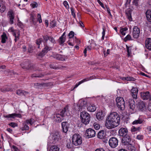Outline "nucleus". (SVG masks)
<instances>
[{
    "mask_svg": "<svg viewBox=\"0 0 151 151\" xmlns=\"http://www.w3.org/2000/svg\"><path fill=\"white\" fill-rule=\"evenodd\" d=\"M120 118L116 112H111L106 119L105 125L108 129H111L118 126L120 124Z\"/></svg>",
    "mask_w": 151,
    "mask_h": 151,
    "instance_id": "f257e3e1",
    "label": "nucleus"
},
{
    "mask_svg": "<svg viewBox=\"0 0 151 151\" xmlns=\"http://www.w3.org/2000/svg\"><path fill=\"white\" fill-rule=\"evenodd\" d=\"M80 117L81 121L86 125L88 124L90 120V117L89 114L86 111L81 113Z\"/></svg>",
    "mask_w": 151,
    "mask_h": 151,
    "instance_id": "f03ea898",
    "label": "nucleus"
},
{
    "mask_svg": "<svg viewBox=\"0 0 151 151\" xmlns=\"http://www.w3.org/2000/svg\"><path fill=\"white\" fill-rule=\"evenodd\" d=\"M117 106L119 109L123 110L125 108V101L123 98L117 97L116 99Z\"/></svg>",
    "mask_w": 151,
    "mask_h": 151,
    "instance_id": "7ed1b4c3",
    "label": "nucleus"
},
{
    "mask_svg": "<svg viewBox=\"0 0 151 151\" xmlns=\"http://www.w3.org/2000/svg\"><path fill=\"white\" fill-rule=\"evenodd\" d=\"M72 140L73 144L75 146L80 145L82 143V138L81 136L78 134H75L73 135Z\"/></svg>",
    "mask_w": 151,
    "mask_h": 151,
    "instance_id": "20e7f679",
    "label": "nucleus"
},
{
    "mask_svg": "<svg viewBox=\"0 0 151 151\" xmlns=\"http://www.w3.org/2000/svg\"><path fill=\"white\" fill-rule=\"evenodd\" d=\"M44 48L43 49L42 51L38 55L40 57H43L48 51L52 50V46L50 45V44L48 43H47L45 42H44Z\"/></svg>",
    "mask_w": 151,
    "mask_h": 151,
    "instance_id": "39448f33",
    "label": "nucleus"
},
{
    "mask_svg": "<svg viewBox=\"0 0 151 151\" xmlns=\"http://www.w3.org/2000/svg\"><path fill=\"white\" fill-rule=\"evenodd\" d=\"M52 138L53 140L52 143L54 144L60 142L61 139L60 135L59 132L57 131L52 134Z\"/></svg>",
    "mask_w": 151,
    "mask_h": 151,
    "instance_id": "423d86ee",
    "label": "nucleus"
},
{
    "mask_svg": "<svg viewBox=\"0 0 151 151\" xmlns=\"http://www.w3.org/2000/svg\"><path fill=\"white\" fill-rule=\"evenodd\" d=\"M118 141L114 137H112L109 139V146L112 148L116 147L118 145Z\"/></svg>",
    "mask_w": 151,
    "mask_h": 151,
    "instance_id": "0eeeda50",
    "label": "nucleus"
},
{
    "mask_svg": "<svg viewBox=\"0 0 151 151\" xmlns=\"http://www.w3.org/2000/svg\"><path fill=\"white\" fill-rule=\"evenodd\" d=\"M131 140L132 138L130 134H128L123 136L122 140V143L124 145H127L130 144Z\"/></svg>",
    "mask_w": 151,
    "mask_h": 151,
    "instance_id": "6e6552de",
    "label": "nucleus"
},
{
    "mask_svg": "<svg viewBox=\"0 0 151 151\" xmlns=\"http://www.w3.org/2000/svg\"><path fill=\"white\" fill-rule=\"evenodd\" d=\"M7 16L9 20V23L12 24L14 23V11L12 10H9L7 13Z\"/></svg>",
    "mask_w": 151,
    "mask_h": 151,
    "instance_id": "1a4fd4ad",
    "label": "nucleus"
},
{
    "mask_svg": "<svg viewBox=\"0 0 151 151\" xmlns=\"http://www.w3.org/2000/svg\"><path fill=\"white\" fill-rule=\"evenodd\" d=\"M86 134L88 138L93 137L95 136L96 132L93 129L89 128L86 130Z\"/></svg>",
    "mask_w": 151,
    "mask_h": 151,
    "instance_id": "9d476101",
    "label": "nucleus"
},
{
    "mask_svg": "<svg viewBox=\"0 0 151 151\" xmlns=\"http://www.w3.org/2000/svg\"><path fill=\"white\" fill-rule=\"evenodd\" d=\"M43 38L45 41V42L47 43H48L47 41L48 40H49L51 42L50 45L52 47L54 44L55 42V39L51 36H48L47 35H46L43 36Z\"/></svg>",
    "mask_w": 151,
    "mask_h": 151,
    "instance_id": "9b49d317",
    "label": "nucleus"
},
{
    "mask_svg": "<svg viewBox=\"0 0 151 151\" xmlns=\"http://www.w3.org/2000/svg\"><path fill=\"white\" fill-rule=\"evenodd\" d=\"M139 29L137 26H134L133 29V37L134 38H137L139 36Z\"/></svg>",
    "mask_w": 151,
    "mask_h": 151,
    "instance_id": "f8f14e48",
    "label": "nucleus"
},
{
    "mask_svg": "<svg viewBox=\"0 0 151 151\" xmlns=\"http://www.w3.org/2000/svg\"><path fill=\"white\" fill-rule=\"evenodd\" d=\"M4 118H7L8 119H14L16 117L21 118L22 117L21 115L20 114L13 113L8 115H4Z\"/></svg>",
    "mask_w": 151,
    "mask_h": 151,
    "instance_id": "ddd939ff",
    "label": "nucleus"
},
{
    "mask_svg": "<svg viewBox=\"0 0 151 151\" xmlns=\"http://www.w3.org/2000/svg\"><path fill=\"white\" fill-rule=\"evenodd\" d=\"M86 104V102L83 100H80L79 101L77 106L78 107L79 110L82 111L85 109Z\"/></svg>",
    "mask_w": 151,
    "mask_h": 151,
    "instance_id": "4468645a",
    "label": "nucleus"
},
{
    "mask_svg": "<svg viewBox=\"0 0 151 151\" xmlns=\"http://www.w3.org/2000/svg\"><path fill=\"white\" fill-rule=\"evenodd\" d=\"M70 115L68 106H66L63 108L60 112V115L63 117L65 115L69 116Z\"/></svg>",
    "mask_w": 151,
    "mask_h": 151,
    "instance_id": "2eb2a0df",
    "label": "nucleus"
},
{
    "mask_svg": "<svg viewBox=\"0 0 151 151\" xmlns=\"http://www.w3.org/2000/svg\"><path fill=\"white\" fill-rule=\"evenodd\" d=\"M119 133L121 136L123 137L128 134V131L126 128L122 127L119 131Z\"/></svg>",
    "mask_w": 151,
    "mask_h": 151,
    "instance_id": "dca6fc26",
    "label": "nucleus"
},
{
    "mask_svg": "<svg viewBox=\"0 0 151 151\" xmlns=\"http://www.w3.org/2000/svg\"><path fill=\"white\" fill-rule=\"evenodd\" d=\"M61 125L63 131L64 133H66L68 130L69 124L67 122H64L62 123Z\"/></svg>",
    "mask_w": 151,
    "mask_h": 151,
    "instance_id": "f3484780",
    "label": "nucleus"
},
{
    "mask_svg": "<svg viewBox=\"0 0 151 151\" xmlns=\"http://www.w3.org/2000/svg\"><path fill=\"white\" fill-rule=\"evenodd\" d=\"M132 12V10L130 8L127 9L125 11V14L126 17L129 21H132V18L131 15Z\"/></svg>",
    "mask_w": 151,
    "mask_h": 151,
    "instance_id": "a211bd4d",
    "label": "nucleus"
},
{
    "mask_svg": "<svg viewBox=\"0 0 151 151\" xmlns=\"http://www.w3.org/2000/svg\"><path fill=\"white\" fill-rule=\"evenodd\" d=\"M65 32H64L58 40L59 43L60 45H63L65 41Z\"/></svg>",
    "mask_w": 151,
    "mask_h": 151,
    "instance_id": "6ab92c4d",
    "label": "nucleus"
},
{
    "mask_svg": "<svg viewBox=\"0 0 151 151\" xmlns=\"http://www.w3.org/2000/svg\"><path fill=\"white\" fill-rule=\"evenodd\" d=\"M21 65L22 68L24 69L28 70L31 69V66L28 62L23 63Z\"/></svg>",
    "mask_w": 151,
    "mask_h": 151,
    "instance_id": "aec40b11",
    "label": "nucleus"
},
{
    "mask_svg": "<svg viewBox=\"0 0 151 151\" xmlns=\"http://www.w3.org/2000/svg\"><path fill=\"white\" fill-rule=\"evenodd\" d=\"M129 107V109L132 111L134 110L135 107V102L132 99H129L128 101Z\"/></svg>",
    "mask_w": 151,
    "mask_h": 151,
    "instance_id": "412c9836",
    "label": "nucleus"
},
{
    "mask_svg": "<svg viewBox=\"0 0 151 151\" xmlns=\"http://www.w3.org/2000/svg\"><path fill=\"white\" fill-rule=\"evenodd\" d=\"M141 97L144 100H147L150 97V95L149 92L147 91L141 93Z\"/></svg>",
    "mask_w": 151,
    "mask_h": 151,
    "instance_id": "4be33fe9",
    "label": "nucleus"
},
{
    "mask_svg": "<svg viewBox=\"0 0 151 151\" xmlns=\"http://www.w3.org/2000/svg\"><path fill=\"white\" fill-rule=\"evenodd\" d=\"M138 92L137 88H133L131 89V92L133 98L136 99H137V95Z\"/></svg>",
    "mask_w": 151,
    "mask_h": 151,
    "instance_id": "5701e85b",
    "label": "nucleus"
},
{
    "mask_svg": "<svg viewBox=\"0 0 151 151\" xmlns=\"http://www.w3.org/2000/svg\"><path fill=\"white\" fill-rule=\"evenodd\" d=\"M145 46L147 48L151 50V38H147L145 42Z\"/></svg>",
    "mask_w": 151,
    "mask_h": 151,
    "instance_id": "b1692460",
    "label": "nucleus"
},
{
    "mask_svg": "<svg viewBox=\"0 0 151 151\" xmlns=\"http://www.w3.org/2000/svg\"><path fill=\"white\" fill-rule=\"evenodd\" d=\"M88 110L91 112H94L96 109V107L93 104H90L87 106Z\"/></svg>",
    "mask_w": 151,
    "mask_h": 151,
    "instance_id": "393cba45",
    "label": "nucleus"
},
{
    "mask_svg": "<svg viewBox=\"0 0 151 151\" xmlns=\"http://www.w3.org/2000/svg\"><path fill=\"white\" fill-rule=\"evenodd\" d=\"M137 106L139 110L142 111L145 108V104L143 101H140L138 102Z\"/></svg>",
    "mask_w": 151,
    "mask_h": 151,
    "instance_id": "a878e982",
    "label": "nucleus"
},
{
    "mask_svg": "<svg viewBox=\"0 0 151 151\" xmlns=\"http://www.w3.org/2000/svg\"><path fill=\"white\" fill-rule=\"evenodd\" d=\"M16 93L18 95L20 96L23 95L26 96L29 94V93L28 92L21 90H18L16 91Z\"/></svg>",
    "mask_w": 151,
    "mask_h": 151,
    "instance_id": "bb28decb",
    "label": "nucleus"
},
{
    "mask_svg": "<svg viewBox=\"0 0 151 151\" xmlns=\"http://www.w3.org/2000/svg\"><path fill=\"white\" fill-rule=\"evenodd\" d=\"M97 137L99 139H104L106 137V132L103 130H101L98 132Z\"/></svg>",
    "mask_w": 151,
    "mask_h": 151,
    "instance_id": "cd10ccee",
    "label": "nucleus"
},
{
    "mask_svg": "<svg viewBox=\"0 0 151 151\" xmlns=\"http://www.w3.org/2000/svg\"><path fill=\"white\" fill-rule=\"evenodd\" d=\"M96 116L98 120H101L103 119L104 115L102 111L99 112L96 114Z\"/></svg>",
    "mask_w": 151,
    "mask_h": 151,
    "instance_id": "c85d7f7f",
    "label": "nucleus"
},
{
    "mask_svg": "<svg viewBox=\"0 0 151 151\" xmlns=\"http://www.w3.org/2000/svg\"><path fill=\"white\" fill-rule=\"evenodd\" d=\"M74 33L72 31H71L69 34L68 35L69 37V40H73L74 42H76L78 40L76 39V37H74Z\"/></svg>",
    "mask_w": 151,
    "mask_h": 151,
    "instance_id": "c756f323",
    "label": "nucleus"
},
{
    "mask_svg": "<svg viewBox=\"0 0 151 151\" xmlns=\"http://www.w3.org/2000/svg\"><path fill=\"white\" fill-rule=\"evenodd\" d=\"M146 16L147 20L149 22H151V10H147L146 12Z\"/></svg>",
    "mask_w": 151,
    "mask_h": 151,
    "instance_id": "7c9ffc66",
    "label": "nucleus"
},
{
    "mask_svg": "<svg viewBox=\"0 0 151 151\" xmlns=\"http://www.w3.org/2000/svg\"><path fill=\"white\" fill-rule=\"evenodd\" d=\"M1 92L4 93L8 91H12V90L9 86H6L1 88Z\"/></svg>",
    "mask_w": 151,
    "mask_h": 151,
    "instance_id": "2f4dec72",
    "label": "nucleus"
},
{
    "mask_svg": "<svg viewBox=\"0 0 151 151\" xmlns=\"http://www.w3.org/2000/svg\"><path fill=\"white\" fill-rule=\"evenodd\" d=\"M45 84L44 83H34V87L35 88H41L45 86Z\"/></svg>",
    "mask_w": 151,
    "mask_h": 151,
    "instance_id": "473e14b6",
    "label": "nucleus"
},
{
    "mask_svg": "<svg viewBox=\"0 0 151 151\" xmlns=\"http://www.w3.org/2000/svg\"><path fill=\"white\" fill-rule=\"evenodd\" d=\"M1 42L2 43H5L6 42V40L7 39V37L6 36V34L4 32L1 36Z\"/></svg>",
    "mask_w": 151,
    "mask_h": 151,
    "instance_id": "72a5a7b5",
    "label": "nucleus"
},
{
    "mask_svg": "<svg viewBox=\"0 0 151 151\" xmlns=\"http://www.w3.org/2000/svg\"><path fill=\"white\" fill-rule=\"evenodd\" d=\"M34 15L33 14H31L30 15V22L31 23L34 25H35L36 23V22L35 20V18Z\"/></svg>",
    "mask_w": 151,
    "mask_h": 151,
    "instance_id": "f704fd0d",
    "label": "nucleus"
},
{
    "mask_svg": "<svg viewBox=\"0 0 151 151\" xmlns=\"http://www.w3.org/2000/svg\"><path fill=\"white\" fill-rule=\"evenodd\" d=\"M128 29V28L125 27L124 28H121L120 31L121 34L123 35H125L126 34V31Z\"/></svg>",
    "mask_w": 151,
    "mask_h": 151,
    "instance_id": "c9c22d12",
    "label": "nucleus"
},
{
    "mask_svg": "<svg viewBox=\"0 0 151 151\" xmlns=\"http://www.w3.org/2000/svg\"><path fill=\"white\" fill-rule=\"evenodd\" d=\"M6 7L3 4H0V11L1 12L3 13L5 10Z\"/></svg>",
    "mask_w": 151,
    "mask_h": 151,
    "instance_id": "e433bc0d",
    "label": "nucleus"
},
{
    "mask_svg": "<svg viewBox=\"0 0 151 151\" xmlns=\"http://www.w3.org/2000/svg\"><path fill=\"white\" fill-rule=\"evenodd\" d=\"M59 149L57 146L54 145L52 146L50 151H59Z\"/></svg>",
    "mask_w": 151,
    "mask_h": 151,
    "instance_id": "4c0bfd02",
    "label": "nucleus"
},
{
    "mask_svg": "<svg viewBox=\"0 0 151 151\" xmlns=\"http://www.w3.org/2000/svg\"><path fill=\"white\" fill-rule=\"evenodd\" d=\"M143 121L140 119L139 118L138 119L135 120L132 123L133 124H141L142 123Z\"/></svg>",
    "mask_w": 151,
    "mask_h": 151,
    "instance_id": "58836bf2",
    "label": "nucleus"
},
{
    "mask_svg": "<svg viewBox=\"0 0 151 151\" xmlns=\"http://www.w3.org/2000/svg\"><path fill=\"white\" fill-rule=\"evenodd\" d=\"M43 76V75L42 74L34 73L31 75L32 78L42 77Z\"/></svg>",
    "mask_w": 151,
    "mask_h": 151,
    "instance_id": "ea45409f",
    "label": "nucleus"
},
{
    "mask_svg": "<svg viewBox=\"0 0 151 151\" xmlns=\"http://www.w3.org/2000/svg\"><path fill=\"white\" fill-rule=\"evenodd\" d=\"M128 149L130 151H136L135 148L132 146L131 144H129L127 145Z\"/></svg>",
    "mask_w": 151,
    "mask_h": 151,
    "instance_id": "a19ab883",
    "label": "nucleus"
},
{
    "mask_svg": "<svg viewBox=\"0 0 151 151\" xmlns=\"http://www.w3.org/2000/svg\"><path fill=\"white\" fill-rule=\"evenodd\" d=\"M11 32H12V35L14 37L17 36V35H18V34H20V32L19 31L17 30H14L13 29H11Z\"/></svg>",
    "mask_w": 151,
    "mask_h": 151,
    "instance_id": "79ce46f5",
    "label": "nucleus"
},
{
    "mask_svg": "<svg viewBox=\"0 0 151 151\" xmlns=\"http://www.w3.org/2000/svg\"><path fill=\"white\" fill-rule=\"evenodd\" d=\"M67 143L66 145L67 147L68 148H72L73 147V143H72L70 141L68 140V141H67Z\"/></svg>",
    "mask_w": 151,
    "mask_h": 151,
    "instance_id": "37998d69",
    "label": "nucleus"
},
{
    "mask_svg": "<svg viewBox=\"0 0 151 151\" xmlns=\"http://www.w3.org/2000/svg\"><path fill=\"white\" fill-rule=\"evenodd\" d=\"M54 117L55 118H57L56 119V121L58 122H60L62 120H63V119H62L60 118V115L59 114H57Z\"/></svg>",
    "mask_w": 151,
    "mask_h": 151,
    "instance_id": "c03bdc74",
    "label": "nucleus"
},
{
    "mask_svg": "<svg viewBox=\"0 0 151 151\" xmlns=\"http://www.w3.org/2000/svg\"><path fill=\"white\" fill-rule=\"evenodd\" d=\"M124 78L127 81H134L135 80L134 78L131 77H127Z\"/></svg>",
    "mask_w": 151,
    "mask_h": 151,
    "instance_id": "a18cd8bd",
    "label": "nucleus"
},
{
    "mask_svg": "<svg viewBox=\"0 0 151 151\" xmlns=\"http://www.w3.org/2000/svg\"><path fill=\"white\" fill-rule=\"evenodd\" d=\"M91 78V77H90L89 78L88 77V78H86L84 79L83 80L81 81H79V83L81 84V83H82L88 81H89V80H91L92 78Z\"/></svg>",
    "mask_w": 151,
    "mask_h": 151,
    "instance_id": "49530a36",
    "label": "nucleus"
},
{
    "mask_svg": "<svg viewBox=\"0 0 151 151\" xmlns=\"http://www.w3.org/2000/svg\"><path fill=\"white\" fill-rule=\"evenodd\" d=\"M91 78V77H90L89 78L88 77V78H86L84 79L83 80L81 81H79V83L81 84V83H82L88 81H89V80H91L92 78Z\"/></svg>",
    "mask_w": 151,
    "mask_h": 151,
    "instance_id": "de8ad7c7",
    "label": "nucleus"
},
{
    "mask_svg": "<svg viewBox=\"0 0 151 151\" xmlns=\"http://www.w3.org/2000/svg\"><path fill=\"white\" fill-rule=\"evenodd\" d=\"M34 120L32 119H30L27 120L26 121V123L27 124H30L31 125H32L34 123Z\"/></svg>",
    "mask_w": 151,
    "mask_h": 151,
    "instance_id": "09e8293b",
    "label": "nucleus"
},
{
    "mask_svg": "<svg viewBox=\"0 0 151 151\" xmlns=\"http://www.w3.org/2000/svg\"><path fill=\"white\" fill-rule=\"evenodd\" d=\"M126 48L128 56H130L131 54V47L126 45Z\"/></svg>",
    "mask_w": 151,
    "mask_h": 151,
    "instance_id": "8fccbe9b",
    "label": "nucleus"
},
{
    "mask_svg": "<svg viewBox=\"0 0 151 151\" xmlns=\"http://www.w3.org/2000/svg\"><path fill=\"white\" fill-rule=\"evenodd\" d=\"M140 129V128L139 127H135L133 126L131 129L132 132H134L136 131H139Z\"/></svg>",
    "mask_w": 151,
    "mask_h": 151,
    "instance_id": "3c124183",
    "label": "nucleus"
},
{
    "mask_svg": "<svg viewBox=\"0 0 151 151\" xmlns=\"http://www.w3.org/2000/svg\"><path fill=\"white\" fill-rule=\"evenodd\" d=\"M50 68L53 69H58V66L55 65V64L54 63L50 64Z\"/></svg>",
    "mask_w": 151,
    "mask_h": 151,
    "instance_id": "603ef678",
    "label": "nucleus"
},
{
    "mask_svg": "<svg viewBox=\"0 0 151 151\" xmlns=\"http://www.w3.org/2000/svg\"><path fill=\"white\" fill-rule=\"evenodd\" d=\"M63 4L66 9H69V5L67 1H64L63 2Z\"/></svg>",
    "mask_w": 151,
    "mask_h": 151,
    "instance_id": "864d4df0",
    "label": "nucleus"
},
{
    "mask_svg": "<svg viewBox=\"0 0 151 151\" xmlns=\"http://www.w3.org/2000/svg\"><path fill=\"white\" fill-rule=\"evenodd\" d=\"M42 42V39L41 38L38 39L36 41V44L38 45V48H40V45Z\"/></svg>",
    "mask_w": 151,
    "mask_h": 151,
    "instance_id": "5fc2aeb1",
    "label": "nucleus"
},
{
    "mask_svg": "<svg viewBox=\"0 0 151 151\" xmlns=\"http://www.w3.org/2000/svg\"><path fill=\"white\" fill-rule=\"evenodd\" d=\"M37 21L39 22L40 23L42 22V19L40 14H38L37 16Z\"/></svg>",
    "mask_w": 151,
    "mask_h": 151,
    "instance_id": "6e6d98bb",
    "label": "nucleus"
},
{
    "mask_svg": "<svg viewBox=\"0 0 151 151\" xmlns=\"http://www.w3.org/2000/svg\"><path fill=\"white\" fill-rule=\"evenodd\" d=\"M30 6L32 8H36L38 6V5L37 3L34 2L30 4Z\"/></svg>",
    "mask_w": 151,
    "mask_h": 151,
    "instance_id": "4d7b16f0",
    "label": "nucleus"
},
{
    "mask_svg": "<svg viewBox=\"0 0 151 151\" xmlns=\"http://www.w3.org/2000/svg\"><path fill=\"white\" fill-rule=\"evenodd\" d=\"M56 25V23L55 21H51L50 23V28H53Z\"/></svg>",
    "mask_w": 151,
    "mask_h": 151,
    "instance_id": "13d9d810",
    "label": "nucleus"
},
{
    "mask_svg": "<svg viewBox=\"0 0 151 151\" xmlns=\"http://www.w3.org/2000/svg\"><path fill=\"white\" fill-rule=\"evenodd\" d=\"M102 29H103V31L102 33V40H104V37L105 35V32H106V30H105V27H103L102 28Z\"/></svg>",
    "mask_w": 151,
    "mask_h": 151,
    "instance_id": "bf43d9fd",
    "label": "nucleus"
},
{
    "mask_svg": "<svg viewBox=\"0 0 151 151\" xmlns=\"http://www.w3.org/2000/svg\"><path fill=\"white\" fill-rule=\"evenodd\" d=\"M29 129V126L27 124H25L24 125V126L22 127V129L24 131V130H27Z\"/></svg>",
    "mask_w": 151,
    "mask_h": 151,
    "instance_id": "052dcab7",
    "label": "nucleus"
},
{
    "mask_svg": "<svg viewBox=\"0 0 151 151\" xmlns=\"http://www.w3.org/2000/svg\"><path fill=\"white\" fill-rule=\"evenodd\" d=\"M125 41H126L129 40H132V37L130 35H128L124 38Z\"/></svg>",
    "mask_w": 151,
    "mask_h": 151,
    "instance_id": "680f3d73",
    "label": "nucleus"
},
{
    "mask_svg": "<svg viewBox=\"0 0 151 151\" xmlns=\"http://www.w3.org/2000/svg\"><path fill=\"white\" fill-rule=\"evenodd\" d=\"M93 126H94V128L96 130L99 129L100 128V126L98 124L94 123V124Z\"/></svg>",
    "mask_w": 151,
    "mask_h": 151,
    "instance_id": "e2e57ef3",
    "label": "nucleus"
},
{
    "mask_svg": "<svg viewBox=\"0 0 151 151\" xmlns=\"http://www.w3.org/2000/svg\"><path fill=\"white\" fill-rule=\"evenodd\" d=\"M143 138V136L141 134L138 135L136 137V139L139 140H141Z\"/></svg>",
    "mask_w": 151,
    "mask_h": 151,
    "instance_id": "0e129e2a",
    "label": "nucleus"
},
{
    "mask_svg": "<svg viewBox=\"0 0 151 151\" xmlns=\"http://www.w3.org/2000/svg\"><path fill=\"white\" fill-rule=\"evenodd\" d=\"M9 125L13 128L17 125V123L14 122H11L9 124Z\"/></svg>",
    "mask_w": 151,
    "mask_h": 151,
    "instance_id": "69168bd1",
    "label": "nucleus"
},
{
    "mask_svg": "<svg viewBox=\"0 0 151 151\" xmlns=\"http://www.w3.org/2000/svg\"><path fill=\"white\" fill-rule=\"evenodd\" d=\"M139 0H134L132 2L133 4L137 6L138 5V3Z\"/></svg>",
    "mask_w": 151,
    "mask_h": 151,
    "instance_id": "338daca9",
    "label": "nucleus"
},
{
    "mask_svg": "<svg viewBox=\"0 0 151 151\" xmlns=\"http://www.w3.org/2000/svg\"><path fill=\"white\" fill-rule=\"evenodd\" d=\"M72 40H69L68 41V44L70 46H73L74 45L73 43L71 42Z\"/></svg>",
    "mask_w": 151,
    "mask_h": 151,
    "instance_id": "774afa93",
    "label": "nucleus"
}]
</instances>
